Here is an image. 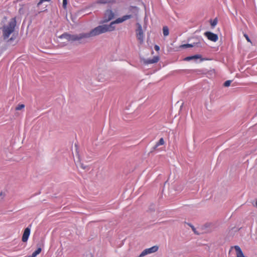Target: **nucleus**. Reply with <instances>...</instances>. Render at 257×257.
Segmentation results:
<instances>
[{
    "label": "nucleus",
    "mask_w": 257,
    "mask_h": 257,
    "mask_svg": "<svg viewBox=\"0 0 257 257\" xmlns=\"http://www.w3.org/2000/svg\"><path fill=\"white\" fill-rule=\"evenodd\" d=\"M31 227L32 224H30L26 228H25L22 236V241L23 242H26L28 240L31 232Z\"/></svg>",
    "instance_id": "nucleus-6"
},
{
    "label": "nucleus",
    "mask_w": 257,
    "mask_h": 257,
    "mask_svg": "<svg viewBox=\"0 0 257 257\" xmlns=\"http://www.w3.org/2000/svg\"><path fill=\"white\" fill-rule=\"evenodd\" d=\"M50 2H51V0H40L39 1V2L38 3L37 6H38V7H40V6L42 5L45 2L50 3Z\"/></svg>",
    "instance_id": "nucleus-17"
},
{
    "label": "nucleus",
    "mask_w": 257,
    "mask_h": 257,
    "mask_svg": "<svg viewBox=\"0 0 257 257\" xmlns=\"http://www.w3.org/2000/svg\"><path fill=\"white\" fill-rule=\"evenodd\" d=\"M154 49L156 51H158L160 50V47L158 45H156L154 46Z\"/></svg>",
    "instance_id": "nucleus-25"
},
{
    "label": "nucleus",
    "mask_w": 257,
    "mask_h": 257,
    "mask_svg": "<svg viewBox=\"0 0 257 257\" xmlns=\"http://www.w3.org/2000/svg\"><path fill=\"white\" fill-rule=\"evenodd\" d=\"M42 249L41 247L38 248L34 252H33L32 254V255L30 257H36V256L39 254Z\"/></svg>",
    "instance_id": "nucleus-12"
},
{
    "label": "nucleus",
    "mask_w": 257,
    "mask_h": 257,
    "mask_svg": "<svg viewBox=\"0 0 257 257\" xmlns=\"http://www.w3.org/2000/svg\"><path fill=\"white\" fill-rule=\"evenodd\" d=\"M148 252L147 250V249H144L141 253L139 255V257H143L147 254H148Z\"/></svg>",
    "instance_id": "nucleus-18"
},
{
    "label": "nucleus",
    "mask_w": 257,
    "mask_h": 257,
    "mask_svg": "<svg viewBox=\"0 0 257 257\" xmlns=\"http://www.w3.org/2000/svg\"><path fill=\"white\" fill-rule=\"evenodd\" d=\"M163 32L164 36H167L169 35V31L168 28L167 26L163 27Z\"/></svg>",
    "instance_id": "nucleus-13"
},
{
    "label": "nucleus",
    "mask_w": 257,
    "mask_h": 257,
    "mask_svg": "<svg viewBox=\"0 0 257 257\" xmlns=\"http://www.w3.org/2000/svg\"><path fill=\"white\" fill-rule=\"evenodd\" d=\"M149 254L156 252L159 247L157 245H154L150 248H146Z\"/></svg>",
    "instance_id": "nucleus-11"
},
{
    "label": "nucleus",
    "mask_w": 257,
    "mask_h": 257,
    "mask_svg": "<svg viewBox=\"0 0 257 257\" xmlns=\"http://www.w3.org/2000/svg\"><path fill=\"white\" fill-rule=\"evenodd\" d=\"M25 107V105L24 104H19L16 107V110H20Z\"/></svg>",
    "instance_id": "nucleus-20"
},
{
    "label": "nucleus",
    "mask_w": 257,
    "mask_h": 257,
    "mask_svg": "<svg viewBox=\"0 0 257 257\" xmlns=\"http://www.w3.org/2000/svg\"><path fill=\"white\" fill-rule=\"evenodd\" d=\"M255 206L257 207V200L256 201V202H255Z\"/></svg>",
    "instance_id": "nucleus-29"
},
{
    "label": "nucleus",
    "mask_w": 257,
    "mask_h": 257,
    "mask_svg": "<svg viewBox=\"0 0 257 257\" xmlns=\"http://www.w3.org/2000/svg\"><path fill=\"white\" fill-rule=\"evenodd\" d=\"M133 18L132 15H126L121 18H118L115 21L111 22L109 25H102L98 26L101 34H103L107 32H111L115 30L114 24H119Z\"/></svg>",
    "instance_id": "nucleus-2"
},
{
    "label": "nucleus",
    "mask_w": 257,
    "mask_h": 257,
    "mask_svg": "<svg viewBox=\"0 0 257 257\" xmlns=\"http://www.w3.org/2000/svg\"><path fill=\"white\" fill-rule=\"evenodd\" d=\"M165 143V142H164V139L163 138H161L159 142H158L156 145L152 148V152L156 150L157 148L160 146V145H164Z\"/></svg>",
    "instance_id": "nucleus-9"
},
{
    "label": "nucleus",
    "mask_w": 257,
    "mask_h": 257,
    "mask_svg": "<svg viewBox=\"0 0 257 257\" xmlns=\"http://www.w3.org/2000/svg\"><path fill=\"white\" fill-rule=\"evenodd\" d=\"M110 3V1L109 0H98L97 2V4H106Z\"/></svg>",
    "instance_id": "nucleus-15"
},
{
    "label": "nucleus",
    "mask_w": 257,
    "mask_h": 257,
    "mask_svg": "<svg viewBox=\"0 0 257 257\" xmlns=\"http://www.w3.org/2000/svg\"><path fill=\"white\" fill-rule=\"evenodd\" d=\"M16 26V21L15 19H13L9 22L8 25L3 27V34L5 40L8 39L10 35L14 31Z\"/></svg>",
    "instance_id": "nucleus-3"
},
{
    "label": "nucleus",
    "mask_w": 257,
    "mask_h": 257,
    "mask_svg": "<svg viewBox=\"0 0 257 257\" xmlns=\"http://www.w3.org/2000/svg\"><path fill=\"white\" fill-rule=\"evenodd\" d=\"M137 25L138 26V28L136 30V35L137 37L139 40H140L141 43L143 42L144 35L142 29V27L141 25L139 23H137Z\"/></svg>",
    "instance_id": "nucleus-4"
},
{
    "label": "nucleus",
    "mask_w": 257,
    "mask_h": 257,
    "mask_svg": "<svg viewBox=\"0 0 257 257\" xmlns=\"http://www.w3.org/2000/svg\"><path fill=\"white\" fill-rule=\"evenodd\" d=\"M67 4V0H63V7L64 8H66Z\"/></svg>",
    "instance_id": "nucleus-24"
},
{
    "label": "nucleus",
    "mask_w": 257,
    "mask_h": 257,
    "mask_svg": "<svg viewBox=\"0 0 257 257\" xmlns=\"http://www.w3.org/2000/svg\"><path fill=\"white\" fill-rule=\"evenodd\" d=\"M244 36L246 40L247 41V42H251L250 39H249L248 36L246 34H244Z\"/></svg>",
    "instance_id": "nucleus-23"
},
{
    "label": "nucleus",
    "mask_w": 257,
    "mask_h": 257,
    "mask_svg": "<svg viewBox=\"0 0 257 257\" xmlns=\"http://www.w3.org/2000/svg\"><path fill=\"white\" fill-rule=\"evenodd\" d=\"M114 17V14L111 10H107L105 11L104 15L103 23H106L111 20Z\"/></svg>",
    "instance_id": "nucleus-5"
},
{
    "label": "nucleus",
    "mask_w": 257,
    "mask_h": 257,
    "mask_svg": "<svg viewBox=\"0 0 257 257\" xmlns=\"http://www.w3.org/2000/svg\"><path fill=\"white\" fill-rule=\"evenodd\" d=\"M231 82V80H227L224 83L223 85L225 87H228L230 86Z\"/></svg>",
    "instance_id": "nucleus-22"
},
{
    "label": "nucleus",
    "mask_w": 257,
    "mask_h": 257,
    "mask_svg": "<svg viewBox=\"0 0 257 257\" xmlns=\"http://www.w3.org/2000/svg\"><path fill=\"white\" fill-rule=\"evenodd\" d=\"M204 35L208 40L214 42H216L218 39V35L211 32H206L204 33Z\"/></svg>",
    "instance_id": "nucleus-7"
},
{
    "label": "nucleus",
    "mask_w": 257,
    "mask_h": 257,
    "mask_svg": "<svg viewBox=\"0 0 257 257\" xmlns=\"http://www.w3.org/2000/svg\"><path fill=\"white\" fill-rule=\"evenodd\" d=\"M217 24V18L214 19L213 21H211V25L212 27H214Z\"/></svg>",
    "instance_id": "nucleus-21"
},
{
    "label": "nucleus",
    "mask_w": 257,
    "mask_h": 257,
    "mask_svg": "<svg viewBox=\"0 0 257 257\" xmlns=\"http://www.w3.org/2000/svg\"><path fill=\"white\" fill-rule=\"evenodd\" d=\"M188 225L190 226V227L192 228L193 231L194 232V233L196 234H197L198 235L199 233L196 231V228H195V227L192 225L191 224V223H187Z\"/></svg>",
    "instance_id": "nucleus-16"
},
{
    "label": "nucleus",
    "mask_w": 257,
    "mask_h": 257,
    "mask_svg": "<svg viewBox=\"0 0 257 257\" xmlns=\"http://www.w3.org/2000/svg\"><path fill=\"white\" fill-rule=\"evenodd\" d=\"M159 58L158 56H155L152 59H148L145 60L144 62L145 64H154L158 62Z\"/></svg>",
    "instance_id": "nucleus-8"
},
{
    "label": "nucleus",
    "mask_w": 257,
    "mask_h": 257,
    "mask_svg": "<svg viewBox=\"0 0 257 257\" xmlns=\"http://www.w3.org/2000/svg\"><path fill=\"white\" fill-rule=\"evenodd\" d=\"M44 7L42 9L43 11H46V10H47V9H46V8H47V5H45V4H44Z\"/></svg>",
    "instance_id": "nucleus-26"
},
{
    "label": "nucleus",
    "mask_w": 257,
    "mask_h": 257,
    "mask_svg": "<svg viewBox=\"0 0 257 257\" xmlns=\"http://www.w3.org/2000/svg\"><path fill=\"white\" fill-rule=\"evenodd\" d=\"M202 43H201L200 41H199L198 42L193 43V45H195L194 47H196L197 48H200L202 47Z\"/></svg>",
    "instance_id": "nucleus-19"
},
{
    "label": "nucleus",
    "mask_w": 257,
    "mask_h": 257,
    "mask_svg": "<svg viewBox=\"0 0 257 257\" xmlns=\"http://www.w3.org/2000/svg\"><path fill=\"white\" fill-rule=\"evenodd\" d=\"M14 39H15L14 38H13V37H11V38L8 40V42H11V41H12L14 40Z\"/></svg>",
    "instance_id": "nucleus-28"
},
{
    "label": "nucleus",
    "mask_w": 257,
    "mask_h": 257,
    "mask_svg": "<svg viewBox=\"0 0 257 257\" xmlns=\"http://www.w3.org/2000/svg\"><path fill=\"white\" fill-rule=\"evenodd\" d=\"M80 167L82 168L83 169H85L86 168V166H85L83 164L80 163Z\"/></svg>",
    "instance_id": "nucleus-27"
},
{
    "label": "nucleus",
    "mask_w": 257,
    "mask_h": 257,
    "mask_svg": "<svg viewBox=\"0 0 257 257\" xmlns=\"http://www.w3.org/2000/svg\"><path fill=\"white\" fill-rule=\"evenodd\" d=\"M195 46V45H193V43L192 44H183V45H182L180 46V47L181 48H191V47H194Z\"/></svg>",
    "instance_id": "nucleus-14"
},
{
    "label": "nucleus",
    "mask_w": 257,
    "mask_h": 257,
    "mask_svg": "<svg viewBox=\"0 0 257 257\" xmlns=\"http://www.w3.org/2000/svg\"><path fill=\"white\" fill-rule=\"evenodd\" d=\"M201 55H195L193 56H188L184 58L185 61H189L192 60H196L197 59H201Z\"/></svg>",
    "instance_id": "nucleus-10"
},
{
    "label": "nucleus",
    "mask_w": 257,
    "mask_h": 257,
    "mask_svg": "<svg viewBox=\"0 0 257 257\" xmlns=\"http://www.w3.org/2000/svg\"><path fill=\"white\" fill-rule=\"evenodd\" d=\"M100 34H101L97 26L87 33H81L78 34H70L68 33H64L60 35L59 38L65 39L71 43L77 42L79 44H81L87 43V39Z\"/></svg>",
    "instance_id": "nucleus-1"
}]
</instances>
